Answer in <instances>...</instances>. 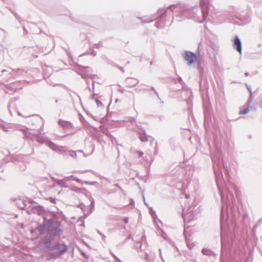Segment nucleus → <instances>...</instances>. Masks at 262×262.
Returning <instances> with one entry per match:
<instances>
[{"instance_id": "obj_1", "label": "nucleus", "mask_w": 262, "mask_h": 262, "mask_svg": "<svg viewBox=\"0 0 262 262\" xmlns=\"http://www.w3.org/2000/svg\"><path fill=\"white\" fill-rule=\"evenodd\" d=\"M43 224H39L31 233L38 232L42 236V242L44 247L49 252L50 255L56 258L63 255L68 249V247L62 243L52 244V241L56 237H59L63 232V227L61 220L57 213L48 212L43 216Z\"/></svg>"}, {"instance_id": "obj_2", "label": "nucleus", "mask_w": 262, "mask_h": 262, "mask_svg": "<svg viewBox=\"0 0 262 262\" xmlns=\"http://www.w3.org/2000/svg\"><path fill=\"white\" fill-rule=\"evenodd\" d=\"M212 160L213 163V169L215 177V181L216 185L218 187V190L220 192L222 203V207L221 212V257L223 256V250L225 248V243L224 241V233L222 229L223 227V223L224 220V212L225 213L227 212L228 207L230 206L232 204H233L235 203V199L234 198L233 194L231 191V189H234L235 186L231 185L230 187H229L228 186H226V191L227 194H224V192L221 190V188L219 186V182L221 180L223 177V174L222 171L221 170V163L220 160L216 161L215 158L212 157Z\"/></svg>"}, {"instance_id": "obj_3", "label": "nucleus", "mask_w": 262, "mask_h": 262, "mask_svg": "<svg viewBox=\"0 0 262 262\" xmlns=\"http://www.w3.org/2000/svg\"><path fill=\"white\" fill-rule=\"evenodd\" d=\"M167 9L173 13L176 14L178 21H180L186 18H191L193 16V10L195 8H187L184 4H178L172 5L167 7Z\"/></svg>"}, {"instance_id": "obj_4", "label": "nucleus", "mask_w": 262, "mask_h": 262, "mask_svg": "<svg viewBox=\"0 0 262 262\" xmlns=\"http://www.w3.org/2000/svg\"><path fill=\"white\" fill-rule=\"evenodd\" d=\"M192 207H190L187 209V212H185L183 211V217L184 222V228L185 229L186 224H188L191 222L196 219V216L199 213V211L198 209L193 210Z\"/></svg>"}, {"instance_id": "obj_5", "label": "nucleus", "mask_w": 262, "mask_h": 262, "mask_svg": "<svg viewBox=\"0 0 262 262\" xmlns=\"http://www.w3.org/2000/svg\"><path fill=\"white\" fill-rule=\"evenodd\" d=\"M168 10H169V9H167V7L160 8L157 12V16L156 17H155V15H151L148 16H143L142 17H138V18L141 19L143 23H150L154 20L156 19L157 17H162L165 14Z\"/></svg>"}, {"instance_id": "obj_6", "label": "nucleus", "mask_w": 262, "mask_h": 262, "mask_svg": "<svg viewBox=\"0 0 262 262\" xmlns=\"http://www.w3.org/2000/svg\"><path fill=\"white\" fill-rule=\"evenodd\" d=\"M44 212V209L42 206L39 205L37 203L31 200L30 205H29L28 209V213L30 214L31 213L37 214L41 215Z\"/></svg>"}, {"instance_id": "obj_7", "label": "nucleus", "mask_w": 262, "mask_h": 262, "mask_svg": "<svg viewBox=\"0 0 262 262\" xmlns=\"http://www.w3.org/2000/svg\"><path fill=\"white\" fill-rule=\"evenodd\" d=\"M31 203V200L28 199H19L16 202V205L20 209H26L28 212V209Z\"/></svg>"}, {"instance_id": "obj_8", "label": "nucleus", "mask_w": 262, "mask_h": 262, "mask_svg": "<svg viewBox=\"0 0 262 262\" xmlns=\"http://www.w3.org/2000/svg\"><path fill=\"white\" fill-rule=\"evenodd\" d=\"M184 58L187 61L188 64L190 65L196 60L197 57L193 52L186 51Z\"/></svg>"}, {"instance_id": "obj_9", "label": "nucleus", "mask_w": 262, "mask_h": 262, "mask_svg": "<svg viewBox=\"0 0 262 262\" xmlns=\"http://www.w3.org/2000/svg\"><path fill=\"white\" fill-rule=\"evenodd\" d=\"M233 47V48L235 49L238 52H239V53H242V42L240 39L237 36H236L235 37Z\"/></svg>"}, {"instance_id": "obj_10", "label": "nucleus", "mask_w": 262, "mask_h": 262, "mask_svg": "<svg viewBox=\"0 0 262 262\" xmlns=\"http://www.w3.org/2000/svg\"><path fill=\"white\" fill-rule=\"evenodd\" d=\"M125 82L128 87H133L138 83L139 80L134 78L128 77L126 79Z\"/></svg>"}, {"instance_id": "obj_11", "label": "nucleus", "mask_w": 262, "mask_h": 262, "mask_svg": "<svg viewBox=\"0 0 262 262\" xmlns=\"http://www.w3.org/2000/svg\"><path fill=\"white\" fill-rule=\"evenodd\" d=\"M139 138L142 142H147L148 140V136L146 134L145 131L143 132H138Z\"/></svg>"}, {"instance_id": "obj_12", "label": "nucleus", "mask_w": 262, "mask_h": 262, "mask_svg": "<svg viewBox=\"0 0 262 262\" xmlns=\"http://www.w3.org/2000/svg\"><path fill=\"white\" fill-rule=\"evenodd\" d=\"M46 145L54 151H57L59 149V146L51 141H47Z\"/></svg>"}, {"instance_id": "obj_13", "label": "nucleus", "mask_w": 262, "mask_h": 262, "mask_svg": "<svg viewBox=\"0 0 262 262\" xmlns=\"http://www.w3.org/2000/svg\"><path fill=\"white\" fill-rule=\"evenodd\" d=\"M208 0H201V5L202 6L203 13V17L205 18L207 16V6H206V3Z\"/></svg>"}, {"instance_id": "obj_14", "label": "nucleus", "mask_w": 262, "mask_h": 262, "mask_svg": "<svg viewBox=\"0 0 262 262\" xmlns=\"http://www.w3.org/2000/svg\"><path fill=\"white\" fill-rule=\"evenodd\" d=\"M58 123L61 126L65 128H70L72 126V124L70 122L65 121L61 120H59Z\"/></svg>"}, {"instance_id": "obj_15", "label": "nucleus", "mask_w": 262, "mask_h": 262, "mask_svg": "<svg viewBox=\"0 0 262 262\" xmlns=\"http://www.w3.org/2000/svg\"><path fill=\"white\" fill-rule=\"evenodd\" d=\"M74 180L78 183L85 184L90 185H93L96 183V182L83 181H82V180H80L79 179L77 178V177L74 178Z\"/></svg>"}, {"instance_id": "obj_16", "label": "nucleus", "mask_w": 262, "mask_h": 262, "mask_svg": "<svg viewBox=\"0 0 262 262\" xmlns=\"http://www.w3.org/2000/svg\"><path fill=\"white\" fill-rule=\"evenodd\" d=\"M91 99L92 101H93L96 103V104L97 106V107H103V104L101 103V102L99 101L97 98H95L94 95L91 97Z\"/></svg>"}, {"instance_id": "obj_17", "label": "nucleus", "mask_w": 262, "mask_h": 262, "mask_svg": "<svg viewBox=\"0 0 262 262\" xmlns=\"http://www.w3.org/2000/svg\"><path fill=\"white\" fill-rule=\"evenodd\" d=\"M201 2V0L200 1ZM206 6H207V16L205 18H204L203 17V10H202V6L201 5V2L200 3V7L201 8V10H202V18H203V20L201 21V23H202L203 22V21H205L208 16V9H209V4H208V0L207 1V2H206Z\"/></svg>"}, {"instance_id": "obj_18", "label": "nucleus", "mask_w": 262, "mask_h": 262, "mask_svg": "<svg viewBox=\"0 0 262 262\" xmlns=\"http://www.w3.org/2000/svg\"><path fill=\"white\" fill-rule=\"evenodd\" d=\"M201 2V0L200 1ZM206 6H207V16L205 18H204L203 17V10H202V6L201 5V2L200 3V7L201 8V10H202V18H203V20L201 21V23H202L203 22V21H205L208 16V9H209V4H208V0L207 1V2H206Z\"/></svg>"}, {"instance_id": "obj_19", "label": "nucleus", "mask_w": 262, "mask_h": 262, "mask_svg": "<svg viewBox=\"0 0 262 262\" xmlns=\"http://www.w3.org/2000/svg\"><path fill=\"white\" fill-rule=\"evenodd\" d=\"M95 76H96L95 75H89L88 73L81 75V77L83 79H86L87 78H90L91 79H94L95 78Z\"/></svg>"}, {"instance_id": "obj_20", "label": "nucleus", "mask_w": 262, "mask_h": 262, "mask_svg": "<svg viewBox=\"0 0 262 262\" xmlns=\"http://www.w3.org/2000/svg\"><path fill=\"white\" fill-rule=\"evenodd\" d=\"M262 223V218L259 219L256 223L255 226L253 228V231L255 232L257 228Z\"/></svg>"}, {"instance_id": "obj_21", "label": "nucleus", "mask_w": 262, "mask_h": 262, "mask_svg": "<svg viewBox=\"0 0 262 262\" xmlns=\"http://www.w3.org/2000/svg\"><path fill=\"white\" fill-rule=\"evenodd\" d=\"M202 253L204 255H211L213 254V252L210 250L207 249H203L202 251Z\"/></svg>"}, {"instance_id": "obj_22", "label": "nucleus", "mask_w": 262, "mask_h": 262, "mask_svg": "<svg viewBox=\"0 0 262 262\" xmlns=\"http://www.w3.org/2000/svg\"><path fill=\"white\" fill-rule=\"evenodd\" d=\"M165 24V22L164 21H162V22H157L156 24H155V26L158 28V29H160V28H162L164 25Z\"/></svg>"}, {"instance_id": "obj_23", "label": "nucleus", "mask_w": 262, "mask_h": 262, "mask_svg": "<svg viewBox=\"0 0 262 262\" xmlns=\"http://www.w3.org/2000/svg\"><path fill=\"white\" fill-rule=\"evenodd\" d=\"M210 46L214 51H217L219 49V46L217 42H213Z\"/></svg>"}, {"instance_id": "obj_24", "label": "nucleus", "mask_w": 262, "mask_h": 262, "mask_svg": "<svg viewBox=\"0 0 262 262\" xmlns=\"http://www.w3.org/2000/svg\"><path fill=\"white\" fill-rule=\"evenodd\" d=\"M248 112H249V108L248 107L244 110H240L238 114L239 115H245V114H247Z\"/></svg>"}, {"instance_id": "obj_25", "label": "nucleus", "mask_w": 262, "mask_h": 262, "mask_svg": "<svg viewBox=\"0 0 262 262\" xmlns=\"http://www.w3.org/2000/svg\"><path fill=\"white\" fill-rule=\"evenodd\" d=\"M69 155L73 158H76L77 157V154L76 152L74 150H69Z\"/></svg>"}, {"instance_id": "obj_26", "label": "nucleus", "mask_w": 262, "mask_h": 262, "mask_svg": "<svg viewBox=\"0 0 262 262\" xmlns=\"http://www.w3.org/2000/svg\"><path fill=\"white\" fill-rule=\"evenodd\" d=\"M84 188H75L73 189V190L77 193H83L84 191H85Z\"/></svg>"}, {"instance_id": "obj_27", "label": "nucleus", "mask_w": 262, "mask_h": 262, "mask_svg": "<svg viewBox=\"0 0 262 262\" xmlns=\"http://www.w3.org/2000/svg\"><path fill=\"white\" fill-rule=\"evenodd\" d=\"M37 141L39 143H41V144H46V142H47V140H46L43 139H41L39 137H37V139H36Z\"/></svg>"}, {"instance_id": "obj_28", "label": "nucleus", "mask_w": 262, "mask_h": 262, "mask_svg": "<svg viewBox=\"0 0 262 262\" xmlns=\"http://www.w3.org/2000/svg\"><path fill=\"white\" fill-rule=\"evenodd\" d=\"M129 121L132 125H137V122H136V120L135 118H130Z\"/></svg>"}, {"instance_id": "obj_29", "label": "nucleus", "mask_w": 262, "mask_h": 262, "mask_svg": "<svg viewBox=\"0 0 262 262\" xmlns=\"http://www.w3.org/2000/svg\"><path fill=\"white\" fill-rule=\"evenodd\" d=\"M149 210L151 211V215L152 217L154 218L155 216H156V212L152 210V207H149Z\"/></svg>"}, {"instance_id": "obj_30", "label": "nucleus", "mask_w": 262, "mask_h": 262, "mask_svg": "<svg viewBox=\"0 0 262 262\" xmlns=\"http://www.w3.org/2000/svg\"><path fill=\"white\" fill-rule=\"evenodd\" d=\"M110 252L111 255L117 260V262H122L119 258H118L110 250Z\"/></svg>"}, {"instance_id": "obj_31", "label": "nucleus", "mask_w": 262, "mask_h": 262, "mask_svg": "<svg viewBox=\"0 0 262 262\" xmlns=\"http://www.w3.org/2000/svg\"><path fill=\"white\" fill-rule=\"evenodd\" d=\"M136 125L137 126V127L138 129V132H143V131H145L141 125H138L137 124Z\"/></svg>"}, {"instance_id": "obj_32", "label": "nucleus", "mask_w": 262, "mask_h": 262, "mask_svg": "<svg viewBox=\"0 0 262 262\" xmlns=\"http://www.w3.org/2000/svg\"><path fill=\"white\" fill-rule=\"evenodd\" d=\"M135 152L137 154V155L138 156L139 158L142 157L143 156V154H144L143 152H142L141 151L136 150L135 151Z\"/></svg>"}, {"instance_id": "obj_33", "label": "nucleus", "mask_w": 262, "mask_h": 262, "mask_svg": "<svg viewBox=\"0 0 262 262\" xmlns=\"http://www.w3.org/2000/svg\"><path fill=\"white\" fill-rule=\"evenodd\" d=\"M246 86H247V89L248 90L249 93H250V98L252 97V90H251V88L250 86H249L248 84H246Z\"/></svg>"}, {"instance_id": "obj_34", "label": "nucleus", "mask_w": 262, "mask_h": 262, "mask_svg": "<svg viewBox=\"0 0 262 262\" xmlns=\"http://www.w3.org/2000/svg\"><path fill=\"white\" fill-rule=\"evenodd\" d=\"M136 247L137 248H140V249L141 250H142V249H141V244L140 243V242H137V243L136 244Z\"/></svg>"}, {"instance_id": "obj_35", "label": "nucleus", "mask_w": 262, "mask_h": 262, "mask_svg": "<svg viewBox=\"0 0 262 262\" xmlns=\"http://www.w3.org/2000/svg\"><path fill=\"white\" fill-rule=\"evenodd\" d=\"M70 178H73V180H74V178H76V177H75L74 176H73V175H71V176H69V177H66L63 180H66V181H68V180H69V179Z\"/></svg>"}, {"instance_id": "obj_36", "label": "nucleus", "mask_w": 262, "mask_h": 262, "mask_svg": "<svg viewBox=\"0 0 262 262\" xmlns=\"http://www.w3.org/2000/svg\"><path fill=\"white\" fill-rule=\"evenodd\" d=\"M143 201H144V205H145V206H146L149 208V207H148V204L147 203H146V202H145V197H144V194H143Z\"/></svg>"}, {"instance_id": "obj_37", "label": "nucleus", "mask_w": 262, "mask_h": 262, "mask_svg": "<svg viewBox=\"0 0 262 262\" xmlns=\"http://www.w3.org/2000/svg\"><path fill=\"white\" fill-rule=\"evenodd\" d=\"M20 130H21L23 131L24 133V134H25V136L27 137V138H28L29 136L27 135V132L25 130L23 129H20Z\"/></svg>"}, {"instance_id": "obj_38", "label": "nucleus", "mask_w": 262, "mask_h": 262, "mask_svg": "<svg viewBox=\"0 0 262 262\" xmlns=\"http://www.w3.org/2000/svg\"><path fill=\"white\" fill-rule=\"evenodd\" d=\"M23 72H24V71L23 70H21V69H17V71H16V72L18 74H21V73H23Z\"/></svg>"}, {"instance_id": "obj_39", "label": "nucleus", "mask_w": 262, "mask_h": 262, "mask_svg": "<svg viewBox=\"0 0 262 262\" xmlns=\"http://www.w3.org/2000/svg\"><path fill=\"white\" fill-rule=\"evenodd\" d=\"M151 90H153L155 92V93L156 94V95H157V96L159 98V95H158V92L156 91V90L154 89V88L152 87L151 88Z\"/></svg>"}, {"instance_id": "obj_40", "label": "nucleus", "mask_w": 262, "mask_h": 262, "mask_svg": "<svg viewBox=\"0 0 262 262\" xmlns=\"http://www.w3.org/2000/svg\"><path fill=\"white\" fill-rule=\"evenodd\" d=\"M91 55H93L94 56H95L97 54V53L96 51H95L94 50H93L91 53H90Z\"/></svg>"}, {"instance_id": "obj_41", "label": "nucleus", "mask_w": 262, "mask_h": 262, "mask_svg": "<svg viewBox=\"0 0 262 262\" xmlns=\"http://www.w3.org/2000/svg\"><path fill=\"white\" fill-rule=\"evenodd\" d=\"M51 202L53 204H55L56 200L55 199L51 198Z\"/></svg>"}, {"instance_id": "obj_42", "label": "nucleus", "mask_w": 262, "mask_h": 262, "mask_svg": "<svg viewBox=\"0 0 262 262\" xmlns=\"http://www.w3.org/2000/svg\"><path fill=\"white\" fill-rule=\"evenodd\" d=\"M124 222L125 224H127L128 222V219L127 217H125L124 219Z\"/></svg>"}, {"instance_id": "obj_43", "label": "nucleus", "mask_w": 262, "mask_h": 262, "mask_svg": "<svg viewBox=\"0 0 262 262\" xmlns=\"http://www.w3.org/2000/svg\"><path fill=\"white\" fill-rule=\"evenodd\" d=\"M94 200L93 199H92V202H91V206L92 207H94Z\"/></svg>"}, {"instance_id": "obj_44", "label": "nucleus", "mask_w": 262, "mask_h": 262, "mask_svg": "<svg viewBox=\"0 0 262 262\" xmlns=\"http://www.w3.org/2000/svg\"><path fill=\"white\" fill-rule=\"evenodd\" d=\"M63 180H57V183L58 184L60 185L61 184V183L62 182Z\"/></svg>"}, {"instance_id": "obj_45", "label": "nucleus", "mask_w": 262, "mask_h": 262, "mask_svg": "<svg viewBox=\"0 0 262 262\" xmlns=\"http://www.w3.org/2000/svg\"><path fill=\"white\" fill-rule=\"evenodd\" d=\"M144 240H145V236L142 235L141 237V241L143 242Z\"/></svg>"}, {"instance_id": "obj_46", "label": "nucleus", "mask_w": 262, "mask_h": 262, "mask_svg": "<svg viewBox=\"0 0 262 262\" xmlns=\"http://www.w3.org/2000/svg\"><path fill=\"white\" fill-rule=\"evenodd\" d=\"M115 186L116 187H118L120 189H121V190L122 189V188L120 186H119V185L118 184H116L115 185Z\"/></svg>"}, {"instance_id": "obj_47", "label": "nucleus", "mask_w": 262, "mask_h": 262, "mask_svg": "<svg viewBox=\"0 0 262 262\" xmlns=\"http://www.w3.org/2000/svg\"><path fill=\"white\" fill-rule=\"evenodd\" d=\"M251 103V100H250V99L248 100L247 103L248 105H249Z\"/></svg>"}, {"instance_id": "obj_48", "label": "nucleus", "mask_w": 262, "mask_h": 262, "mask_svg": "<svg viewBox=\"0 0 262 262\" xmlns=\"http://www.w3.org/2000/svg\"><path fill=\"white\" fill-rule=\"evenodd\" d=\"M245 75L246 76H249V73H248V72H246V73H245Z\"/></svg>"}, {"instance_id": "obj_49", "label": "nucleus", "mask_w": 262, "mask_h": 262, "mask_svg": "<svg viewBox=\"0 0 262 262\" xmlns=\"http://www.w3.org/2000/svg\"><path fill=\"white\" fill-rule=\"evenodd\" d=\"M102 239L104 240V238H105V236L104 234H102Z\"/></svg>"}, {"instance_id": "obj_50", "label": "nucleus", "mask_w": 262, "mask_h": 262, "mask_svg": "<svg viewBox=\"0 0 262 262\" xmlns=\"http://www.w3.org/2000/svg\"><path fill=\"white\" fill-rule=\"evenodd\" d=\"M97 232H98V233L100 235H102L103 234L101 232H100L99 231H98V230L97 231Z\"/></svg>"}, {"instance_id": "obj_51", "label": "nucleus", "mask_w": 262, "mask_h": 262, "mask_svg": "<svg viewBox=\"0 0 262 262\" xmlns=\"http://www.w3.org/2000/svg\"><path fill=\"white\" fill-rule=\"evenodd\" d=\"M3 130H4V131H6V132H7V131H8V130H7V129L5 128V127H3Z\"/></svg>"}, {"instance_id": "obj_52", "label": "nucleus", "mask_w": 262, "mask_h": 262, "mask_svg": "<svg viewBox=\"0 0 262 262\" xmlns=\"http://www.w3.org/2000/svg\"><path fill=\"white\" fill-rule=\"evenodd\" d=\"M6 71H7L6 70H3L2 71V72L3 73L4 72H5Z\"/></svg>"}, {"instance_id": "obj_53", "label": "nucleus", "mask_w": 262, "mask_h": 262, "mask_svg": "<svg viewBox=\"0 0 262 262\" xmlns=\"http://www.w3.org/2000/svg\"><path fill=\"white\" fill-rule=\"evenodd\" d=\"M120 91L121 92V93H123L124 90L123 89H122V90H120Z\"/></svg>"}, {"instance_id": "obj_54", "label": "nucleus", "mask_w": 262, "mask_h": 262, "mask_svg": "<svg viewBox=\"0 0 262 262\" xmlns=\"http://www.w3.org/2000/svg\"><path fill=\"white\" fill-rule=\"evenodd\" d=\"M159 119H160V120H162V117H161V116L159 117Z\"/></svg>"}, {"instance_id": "obj_55", "label": "nucleus", "mask_w": 262, "mask_h": 262, "mask_svg": "<svg viewBox=\"0 0 262 262\" xmlns=\"http://www.w3.org/2000/svg\"><path fill=\"white\" fill-rule=\"evenodd\" d=\"M78 152H82V153L84 154V153H83V151H82V150H78Z\"/></svg>"}, {"instance_id": "obj_56", "label": "nucleus", "mask_w": 262, "mask_h": 262, "mask_svg": "<svg viewBox=\"0 0 262 262\" xmlns=\"http://www.w3.org/2000/svg\"><path fill=\"white\" fill-rule=\"evenodd\" d=\"M166 234H164V235L163 236V238H164V239H166Z\"/></svg>"}, {"instance_id": "obj_57", "label": "nucleus", "mask_w": 262, "mask_h": 262, "mask_svg": "<svg viewBox=\"0 0 262 262\" xmlns=\"http://www.w3.org/2000/svg\"><path fill=\"white\" fill-rule=\"evenodd\" d=\"M182 80V78H181V77H180V78H179V81L180 82V81H181Z\"/></svg>"}, {"instance_id": "obj_58", "label": "nucleus", "mask_w": 262, "mask_h": 262, "mask_svg": "<svg viewBox=\"0 0 262 262\" xmlns=\"http://www.w3.org/2000/svg\"><path fill=\"white\" fill-rule=\"evenodd\" d=\"M95 48H98V45H97V44H96V45H95Z\"/></svg>"}, {"instance_id": "obj_59", "label": "nucleus", "mask_w": 262, "mask_h": 262, "mask_svg": "<svg viewBox=\"0 0 262 262\" xmlns=\"http://www.w3.org/2000/svg\"><path fill=\"white\" fill-rule=\"evenodd\" d=\"M82 68H83V69H89V67H82Z\"/></svg>"}, {"instance_id": "obj_60", "label": "nucleus", "mask_w": 262, "mask_h": 262, "mask_svg": "<svg viewBox=\"0 0 262 262\" xmlns=\"http://www.w3.org/2000/svg\"><path fill=\"white\" fill-rule=\"evenodd\" d=\"M121 71L122 72H124V70L122 68H121Z\"/></svg>"}, {"instance_id": "obj_61", "label": "nucleus", "mask_w": 262, "mask_h": 262, "mask_svg": "<svg viewBox=\"0 0 262 262\" xmlns=\"http://www.w3.org/2000/svg\"><path fill=\"white\" fill-rule=\"evenodd\" d=\"M224 167L226 169V168H227V166H225L224 165Z\"/></svg>"}, {"instance_id": "obj_62", "label": "nucleus", "mask_w": 262, "mask_h": 262, "mask_svg": "<svg viewBox=\"0 0 262 262\" xmlns=\"http://www.w3.org/2000/svg\"><path fill=\"white\" fill-rule=\"evenodd\" d=\"M188 247L190 248V249H191V247H189V245H188Z\"/></svg>"}, {"instance_id": "obj_63", "label": "nucleus", "mask_w": 262, "mask_h": 262, "mask_svg": "<svg viewBox=\"0 0 262 262\" xmlns=\"http://www.w3.org/2000/svg\"><path fill=\"white\" fill-rule=\"evenodd\" d=\"M55 102H56V103L58 102V100H56Z\"/></svg>"}]
</instances>
